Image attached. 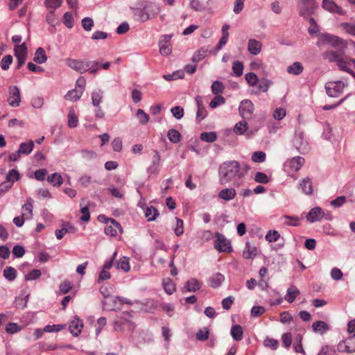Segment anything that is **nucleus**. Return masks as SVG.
Wrapping results in <instances>:
<instances>
[{
    "label": "nucleus",
    "instance_id": "e2e57ef3",
    "mask_svg": "<svg viewBox=\"0 0 355 355\" xmlns=\"http://www.w3.org/2000/svg\"><path fill=\"white\" fill-rule=\"evenodd\" d=\"M63 23L69 28H71L73 26V16L71 12H65L63 16Z\"/></svg>",
    "mask_w": 355,
    "mask_h": 355
},
{
    "label": "nucleus",
    "instance_id": "f03ea898",
    "mask_svg": "<svg viewBox=\"0 0 355 355\" xmlns=\"http://www.w3.org/2000/svg\"><path fill=\"white\" fill-rule=\"evenodd\" d=\"M250 166L247 163H239L236 160L223 162L218 168V180L221 185L232 184L235 187L243 184Z\"/></svg>",
    "mask_w": 355,
    "mask_h": 355
},
{
    "label": "nucleus",
    "instance_id": "7ed1b4c3",
    "mask_svg": "<svg viewBox=\"0 0 355 355\" xmlns=\"http://www.w3.org/2000/svg\"><path fill=\"white\" fill-rule=\"evenodd\" d=\"M66 64L68 67L80 73L89 71L90 73L95 74L98 71L99 62L96 61L68 58L66 60Z\"/></svg>",
    "mask_w": 355,
    "mask_h": 355
},
{
    "label": "nucleus",
    "instance_id": "c9c22d12",
    "mask_svg": "<svg viewBox=\"0 0 355 355\" xmlns=\"http://www.w3.org/2000/svg\"><path fill=\"white\" fill-rule=\"evenodd\" d=\"M82 95H83V93L81 91H78L77 89H74L69 91L67 93V94L64 96V98L67 101H76L78 99H80V98L81 97Z\"/></svg>",
    "mask_w": 355,
    "mask_h": 355
},
{
    "label": "nucleus",
    "instance_id": "a18cd8bd",
    "mask_svg": "<svg viewBox=\"0 0 355 355\" xmlns=\"http://www.w3.org/2000/svg\"><path fill=\"white\" fill-rule=\"evenodd\" d=\"M116 267L117 268L121 269L125 272L129 271L130 268L129 259L125 257H123L119 261H117Z\"/></svg>",
    "mask_w": 355,
    "mask_h": 355
},
{
    "label": "nucleus",
    "instance_id": "69168bd1",
    "mask_svg": "<svg viewBox=\"0 0 355 355\" xmlns=\"http://www.w3.org/2000/svg\"><path fill=\"white\" fill-rule=\"evenodd\" d=\"M20 330L21 327L17 323L14 322H10L6 327V332L10 334L17 333Z\"/></svg>",
    "mask_w": 355,
    "mask_h": 355
},
{
    "label": "nucleus",
    "instance_id": "5fc2aeb1",
    "mask_svg": "<svg viewBox=\"0 0 355 355\" xmlns=\"http://www.w3.org/2000/svg\"><path fill=\"white\" fill-rule=\"evenodd\" d=\"M263 345L265 347H268L271 349H277L279 347V342L277 340L270 338H266L263 340Z\"/></svg>",
    "mask_w": 355,
    "mask_h": 355
},
{
    "label": "nucleus",
    "instance_id": "0e129e2a",
    "mask_svg": "<svg viewBox=\"0 0 355 355\" xmlns=\"http://www.w3.org/2000/svg\"><path fill=\"white\" fill-rule=\"evenodd\" d=\"M266 159V154L262 151H256L252 155V160L254 162H263Z\"/></svg>",
    "mask_w": 355,
    "mask_h": 355
},
{
    "label": "nucleus",
    "instance_id": "79ce46f5",
    "mask_svg": "<svg viewBox=\"0 0 355 355\" xmlns=\"http://www.w3.org/2000/svg\"><path fill=\"white\" fill-rule=\"evenodd\" d=\"M78 119L74 111L71 109L68 114V125L70 128H76L78 125Z\"/></svg>",
    "mask_w": 355,
    "mask_h": 355
},
{
    "label": "nucleus",
    "instance_id": "c756f323",
    "mask_svg": "<svg viewBox=\"0 0 355 355\" xmlns=\"http://www.w3.org/2000/svg\"><path fill=\"white\" fill-rule=\"evenodd\" d=\"M22 214L23 217H26V219H30L33 216V203L32 200L28 199L26 204L22 207Z\"/></svg>",
    "mask_w": 355,
    "mask_h": 355
},
{
    "label": "nucleus",
    "instance_id": "09e8293b",
    "mask_svg": "<svg viewBox=\"0 0 355 355\" xmlns=\"http://www.w3.org/2000/svg\"><path fill=\"white\" fill-rule=\"evenodd\" d=\"M280 237L279 233L277 230H270L266 234L265 239L269 243L276 242Z\"/></svg>",
    "mask_w": 355,
    "mask_h": 355
},
{
    "label": "nucleus",
    "instance_id": "393cba45",
    "mask_svg": "<svg viewBox=\"0 0 355 355\" xmlns=\"http://www.w3.org/2000/svg\"><path fill=\"white\" fill-rule=\"evenodd\" d=\"M148 15L151 19L155 18L160 12L161 8L159 5L155 3H150L146 5L144 8Z\"/></svg>",
    "mask_w": 355,
    "mask_h": 355
},
{
    "label": "nucleus",
    "instance_id": "4468645a",
    "mask_svg": "<svg viewBox=\"0 0 355 355\" xmlns=\"http://www.w3.org/2000/svg\"><path fill=\"white\" fill-rule=\"evenodd\" d=\"M338 350L341 352L352 353L355 352V338H348L338 345Z\"/></svg>",
    "mask_w": 355,
    "mask_h": 355
},
{
    "label": "nucleus",
    "instance_id": "6e6552de",
    "mask_svg": "<svg viewBox=\"0 0 355 355\" xmlns=\"http://www.w3.org/2000/svg\"><path fill=\"white\" fill-rule=\"evenodd\" d=\"M304 163V159L302 157H295L286 161L284 165V171L287 173L297 171Z\"/></svg>",
    "mask_w": 355,
    "mask_h": 355
},
{
    "label": "nucleus",
    "instance_id": "c03bdc74",
    "mask_svg": "<svg viewBox=\"0 0 355 355\" xmlns=\"http://www.w3.org/2000/svg\"><path fill=\"white\" fill-rule=\"evenodd\" d=\"M17 270L12 267H6L3 270V276L9 281H13L16 278Z\"/></svg>",
    "mask_w": 355,
    "mask_h": 355
},
{
    "label": "nucleus",
    "instance_id": "338daca9",
    "mask_svg": "<svg viewBox=\"0 0 355 355\" xmlns=\"http://www.w3.org/2000/svg\"><path fill=\"white\" fill-rule=\"evenodd\" d=\"M232 70L236 76H241L243 73V65L239 61L234 62L232 66Z\"/></svg>",
    "mask_w": 355,
    "mask_h": 355
},
{
    "label": "nucleus",
    "instance_id": "4c0bfd02",
    "mask_svg": "<svg viewBox=\"0 0 355 355\" xmlns=\"http://www.w3.org/2000/svg\"><path fill=\"white\" fill-rule=\"evenodd\" d=\"M163 286L165 292L168 295L173 294L176 290L175 284L170 279H164Z\"/></svg>",
    "mask_w": 355,
    "mask_h": 355
},
{
    "label": "nucleus",
    "instance_id": "9d476101",
    "mask_svg": "<svg viewBox=\"0 0 355 355\" xmlns=\"http://www.w3.org/2000/svg\"><path fill=\"white\" fill-rule=\"evenodd\" d=\"M160 162L161 157L157 150L154 151V155L152 157V163L147 168V173L149 176L156 177L160 171Z\"/></svg>",
    "mask_w": 355,
    "mask_h": 355
},
{
    "label": "nucleus",
    "instance_id": "864d4df0",
    "mask_svg": "<svg viewBox=\"0 0 355 355\" xmlns=\"http://www.w3.org/2000/svg\"><path fill=\"white\" fill-rule=\"evenodd\" d=\"M340 27L348 34L355 36V24L342 23Z\"/></svg>",
    "mask_w": 355,
    "mask_h": 355
},
{
    "label": "nucleus",
    "instance_id": "473e14b6",
    "mask_svg": "<svg viewBox=\"0 0 355 355\" xmlns=\"http://www.w3.org/2000/svg\"><path fill=\"white\" fill-rule=\"evenodd\" d=\"M229 28H230L229 25H227V24H225L223 26V28H222L223 35H222L221 38L220 39L218 46L216 47L218 50H220L227 43L228 37H229V33L227 31Z\"/></svg>",
    "mask_w": 355,
    "mask_h": 355
},
{
    "label": "nucleus",
    "instance_id": "774afa93",
    "mask_svg": "<svg viewBox=\"0 0 355 355\" xmlns=\"http://www.w3.org/2000/svg\"><path fill=\"white\" fill-rule=\"evenodd\" d=\"M336 352L334 347L330 346H324L319 352L318 355H336Z\"/></svg>",
    "mask_w": 355,
    "mask_h": 355
},
{
    "label": "nucleus",
    "instance_id": "0eeeda50",
    "mask_svg": "<svg viewBox=\"0 0 355 355\" xmlns=\"http://www.w3.org/2000/svg\"><path fill=\"white\" fill-rule=\"evenodd\" d=\"M214 246L219 252H230L232 250L230 241L220 233L216 234Z\"/></svg>",
    "mask_w": 355,
    "mask_h": 355
},
{
    "label": "nucleus",
    "instance_id": "6e6d98bb",
    "mask_svg": "<svg viewBox=\"0 0 355 355\" xmlns=\"http://www.w3.org/2000/svg\"><path fill=\"white\" fill-rule=\"evenodd\" d=\"M225 99L220 95H216L209 103V106L211 108H216V107L224 104Z\"/></svg>",
    "mask_w": 355,
    "mask_h": 355
},
{
    "label": "nucleus",
    "instance_id": "49530a36",
    "mask_svg": "<svg viewBox=\"0 0 355 355\" xmlns=\"http://www.w3.org/2000/svg\"><path fill=\"white\" fill-rule=\"evenodd\" d=\"M136 116L142 125H145L149 121V116L141 109L137 110Z\"/></svg>",
    "mask_w": 355,
    "mask_h": 355
},
{
    "label": "nucleus",
    "instance_id": "680f3d73",
    "mask_svg": "<svg viewBox=\"0 0 355 355\" xmlns=\"http://www.w3.org/2000/svg\"><path fill=\"white\" fill-rule=\"evenodd\" d=\"M45 6L47 8L55 10L62 4V0H45Z\"/></svg>",
    "mask_w": 355,
    "mask_h": 355
},
{
    "label": "nucleus",
    "instance_id": "5701e85b",
    "mask_svg": "<svg viewBox=\"0 0 355 355\" xmlns=\"http://www.w3.org/2000/svg\"><path fill=\"white\" fill-rule=\"evenodd\" d=\"M300 294V290L294 285H291L286 291L284 297L285 300L289 303L294 302L295 298Z\"/></svg>",
    "mask_w": 355,
    "mask_h": 355
},
{
    "label": "nucleus",
    "instance_id": "f257e3e1",
    "mask_svg": "<svg viewBox=\"0 0 355 355\" xmlns=\"http://www.w3.org/2000/svg\"><path fill=\"white\" fill-rule=\"evenodd\" d=\"M318 43L331 45L338 51H327L323 53L324 60L336 63L337 67L341 71L351 74L355 78V60L350 58L344 54V49L347 47V42L343 39L329 33H324L320 36Z\"/></svg>",
    "mask_w": 355,
    "mask_h": 355
},
{
    "label": "nucleus",
    "instance_id": "ddd939ff",
    "mask_svg": "<svg viewBox=\"0 0 355 355\" xmlns=\"http://www.w3.org/2000/svg\"><path fill=\"white\" fill-rule=\"evenodd\" d=\"M254 110L253 103L250 100H243L239 106V112L242 118H250Z\"/></svg>",
    "mask_w": 355,
    "mask_h": 355
},
{
    "label": "nucleus",
    "instance_id": "6ab92c4d",
    "mask_svg": "<svg viewBox=\"0 0 355 355\" xmlns=\"http://www.w3.org/2000/svg\"><path fill=\"white\" fill-rule=\"evenodd\" d=\"M258 249L255 245H251L249 242L245 243V248L243 252V256L245 259H250L257 257Z\"/></svg>",
    "mask_w": 355,
    "mask_h": 355
},
{
    "label": "nucleus",
    "instance_id": "f8f14e48",
    "mask_svg": "<svg viewBox=\"0 0 355 355\" xmlns=\"http://www.w3.org/2000/svg\"><path fill=\"white\" fill-rule=\"evenodd\" d=\"M8 102L11 107H17L19 106L21 103V96L19 89L17 86L10 87Z\"/></svg>",
    "mask_w": 355,
    "mask_h": 355
},
{
    "label": "nucleus",
    "instance_id": "423d86ee",
    "mask_svg": "<svg viewBox=\"0 0 355 355\" xmlns=\"http://www.w3.org/2000/svg\"><path fill=\"white\" fill-rule=\"evenodd\" d=\"M293 145L296 149L302 154L307 153L309 150V145L307 140L304 138L303 132L297 130L293 139Z\"/></svg>",
    "mask_w": 355,
    "mask_h": 355
},
{
    "label": "nucleus",
    "instance_id": "b1692460",
    "mask_svg": "<svg viewBox=\"0 0 355 355\" xmlns=\"http://www.w3.org/2000/svg\"><path fill=\"white\" fill-rule=\"evenodd\" d=\"M225 280V277L219 273L214 274L209 279V284L212 288L219 287Z\"/></svg>",
    "mask_w": 355,
    "mask_h": 355
},
{
    "label": "nucleus",
    "instance_id": "cd10ccee",
    "mask_svg": "<svg viewBox=\"0 0 355 355\" xmlns=\"http://www.w3.org/2000/svg\"><path fill=\"white\" fill-rule=\"evenodd\" d=\"M312 328L314 332L323 334L329 330V326L323 321H315L312 324Z\"/></svg>",
    "mask_w": 355,
    "mask_h": 355
},
{
    "label": "nucleus",
    "instance_id": "2eb2a0df",
    "mask_svg": "<svg viewBox=\"0 0 355 355\" xmlns=\"http://www.w3.org/2000/svg\"><path fill=\"white\" fill-rule=\"evenodd\" d=\"M110 223H107L105 227V234L111 236H115L119 232H121V227L119 223L114 219H109Z\"/></svg>",
    "mask_w": 355,
    "mask_h": 355
},
{
    "label": "nucleus",
    "instance_id": "f3484780",
    "mask_svg": "<svg viewBox=\"0 0 355 355\" xmlns=\"http://www.w3.org/2000/svg\"><path fill=\"white\" fill-rule=\"evenodd\" d=\"M323 210L318 207L311 209L306 215V219L310 223H314L321 220L324 217Z\"/></svg>",
    "mask_w": 355,
    "mask_h": 355
},
{
    "label": "nucleus",
    "instance_id": "aec40b11",
    "mask_svg": "<svg viewBox=\"0 0 355 355\" xmlns=\"http://www.w3.org/2000/svg\"><path fill=\"white\" fill-rule=\"evenodd\" d=\"M83 327L82 321L79 318H75L69 324V331L73 336H78L81 333Z\"/></svg>",
    "mask_w": 355,
    "mask_h": 355
},
{
    "label": "nucleus",
    "instance_id": "72a5a7b5",
    "mask_svg": "<svg viewBox=\"0 0 355 355\" xmlns=\"http://www.w3.org/2000/svg\"><path fill=\"white\" fill-rule=\"evenodd\" d=\"M159 216V211L153 206L147 207L145 210V216L148 221H153Z\"/></svg>",
    "mask_w": 355,
    "mask_h": 355
},
{
    "label": "nucleus",
    "instance_id": "a211bd4d",
    "mask_svg": "<svg viewBox=\"0 0 355 355\" xmlns=\"http://www.w3.org/2000/svg\"><path fill=\"white\" fill-rule=\"evenodd\" d=\"M196 102L198 107V111L196 113V121L200 123L203 120L207 114V110L202 104V98L201 96H197L196 98Z\"/></svg>",
    "mask_w": 355,
    "mask_h": 355
},
{
    "label": "nucleus",
    "instance_id": "4be33fe9",
    "mask_svg": "<svg viewBox=\"0 0 355 355\" xmlns=\"http://www.w3.org/2000/svg\"><path fill=\"white\" fill-rule=\"evenodd\" d=\"M236 195V192L234 188H225L218 193V198L229 201L233 200Z\"/></svg>",
    "mask_w": 355,
    "mask_h": 355
},
{
    "label": "nucleus",
    "instance_id": "c85d7f7f",
    "mask_svg": "<svg viewBox=\"0 0 355 355\" xmlns=\"http://www.w3.org/2000/svg\"><path fill=\"white\" fill-rule=\"evenodd\" d=\"M243 330L241 325L235 324L232 327L231 335L232 338L236 340L240 341L243 338Z\"/></svg>",
    "mask_w": 355,
    "mask_h": 355
},
{
    "label": "nucleus",
    "instance_id": "a19ab883",
    "mask_svg": "<svg viewBox=\"0 0 355 355\" xmlns=\"http://www.w3.org/2000/svg\"><path fill=\"white\" fill-rule=\"evenodd\" d=\"M66 327L65 324H48L44 327V331L46 333H57Z\"/></svg>",
    "mask_w": 355,
    "mask_h": 355
},
{
    "label": "nucleus",
    "instance_id": "dca6fc26",
    "mask_svg": "<svg viewBox=\"0 0 355 355\" xmlns=\"http://www.w3.org/2000/svg\"><path fill=\"white\" fill-rule=\"evenodd\" d=\"M322 8L332 13H336L340 15H344L343 9L332 0H323Z\"/></svg>",
    "mask_w": 355,
    "mask_h": 355
},
{
    "label": "nucleus",
    "instance_id": "37998d69",
    "mask_svg": "<svg viewBox=\"0 0 355 355\" xmlns=\"http://www.w3.org/2000/svg\"><path fill=\"white\" fill-rule=\"evenodd\" d=\"M168 138L172 143H178L180 141L181 135L175 129H171L168 132Z\"/></svg>",
    "mask_w": 355,
    "mask_h": 355
},
{
    "label": "nucleus",
    "instance_id": "ea45409f",
    "mask_svg": "<svg viewBox=\"0 0 355 355\" xmlns=\"http://www.w3.org/2000/svg\"><path fill=\"white\" fill-rule=\"evenodd\" d=\"M20 178L19 173L16 169H11L6 175V182L12 184Z\"/></svg>",
    "mask_w": 355,
    "mask_h": 355
},
{
    "label": "nucleus",
    "instance_id": "9b49d317",
    "mask_svg": "<svg viewBox=\"0 0 355 355\" xmlns=\"http://www.w3.org/2000/svg\"><path fill=\"white\" fill-rule=\"evenodd\" d=\"M15 55L17 59V68L19 69L24 63L27 56V47L25 43L15 46Z\"/></svg>",
    "mask_w": 355,
    "mask_h": 355
},
{
    "label": "nucleus",
    "instance_id": "20e7f679",
    "mask_svg": "<svg viewBox=\"0 0 355 355\" xmlns=\"http://www.w3.org/2000/svg\"><path fill=\"white\" fill-rule=\"evenodd\" d=\"M132 315L129 312H123L118 316L114 322V330L117 332H132L135 328V323L132 321Z\"/></svg>",
    "mask_w": 355,
    "mask_h": 355
},
{
    "label": "nucleus",
    "instance_id": "8fccbe9b",
    "mask_svg": "<svg viewBox=\"0 0 355 355\" xmlns=\"http://www.w3.org/2000/svg\"><path fill=\"white\" fill-rule=\"evenodd\" d=\"M103 98V92L101 90H98L97 92H94L92 94V104L95 107H98Z\"/></svg>",
    "mask_w": 355,
    "mask_h": 355
},
{
    "label": "nucleus",
    "instance_id": "e433bc0d",
    "mask_svg": "<svg viewBox=\"0 0 355 355\" xmlns=\"http://www.w3.org/2000/svg\"><path fill=\"white\" fill-rule=\"evenodd\" d=\"M33 146L34 143L31 140L27 143H21L19 148V152L21 154L28 155L32 152Z\"/></svg>",
    "mask_w": 355,
    "mask_h": 355
},
{
    "label": "nucleus",
    "instance_id": "bb28decb",
    "mask_svg": "<svg viewBox=\"0 0 355 355\" xmlns=\"http://www.w3.org/2000/svg\"><path fill=\"white\" fill-rule=\"evenodd\" d=\"M304 70L303 65L300 62H295L293 64L288 66L286 69V71L289 74L300 75Z\"/></svg>",
    "mask_w": 355,
    "mask_h": 355
},
{
    "label": "nucleus",
    "instance_id": "603ef678",
    "mask_svg": "<svg viewBox=\"0 0 355 355\" xmlns=\"http://www.w3.org/2000/svg\"><path fill=\"white\" fill-rule=\"evenodd\" d=\"M159 52L163 55H168L171 53V45L168 42L159 43Z\"/></svg>",
    "mask_w": 355,
    "mask_h": 355
},
{
    "label": "nucleus",
    "instance_id": "58836bf2",
    "mask_svg": "<svg viewBox=\"0 0 355 355\" xmlns=\"http://www.w3.org/2000/svg\"><path fill=\"white\" fill-rule=\"evenodd\" d=\"M217 135L215 132H205L200 134V139L206 142H214L216 140Z\"/></svg>",
    "mask_w": 355,
    "mask_h": 355
},
{
    "label": "nucleus",
    "instance_id": "a878e982",
    "mask_svg": "<svg viewBox=\"0 0 355 355\" xmlns=\"http://www.w3.org/2000/svg\"><path fill=\"white\" fill-rule=\"evenodd\" d=\"M300 188L302 189L304 193L310 195L313 193V184L309 178H306L300 183Z\"/></svg>",
    "mask_w": 355,
    "mask_h": 355
},
{
    "label": "nucleus",
    "instance_id": "7c9ffc66",
    "mask_svg": "<svg viewBox=\"0 0 355 355\" xmlns=\"http://www.w3.org/2000/svg\"><path fill=\"white\" fill-rule=\"evenodd\" d=\"M47 181L54 187H60L63 182V179L60 174L54 173L48 176Z\"/></svg>",
    "mask_w": 355,
    "mask_h": 355
},
{
    "label": "nucleus",
    "instance_id": "bf43d9fd",
    "mask_svg": "<svg viewBox=\"0 0 355 355\" xmlns=\"http://www.w3.org/2000/svg\"><path fill=\"white\" fill-rule=\"evenodd\" d=\"M176 220V227L174 229V232L176 236H180L184 233V223L183 220L175 218Z\"/></svg>",
    "mask_w": 355,
    "mask_h": 355
},
{
    "label": "nucleus",
    "instance_id": "2f4dec72",
    "mask_svg": "<svg viewBox=\"0 0 355 355\" xmlns=\"http://www.w3.org/2000/svg\"><path fill=\"white\" fill-rule=\"evenodd\" d=\"M47 60L45 51L42 48H38L35 53L33 60L39 64L44 63Z\"/></svg>",
    "mask_w": 355,
    "mask_h": 355
},
{
    "label": "nucleus",
    "instance_id": "f704fd0d",
    "mask_svg": "<svg viewBox=\"0 0 355 355\" xmlns=\"http://www.w3.org/2000/svg\"><path fill=\"white\" fill-rule=\"evenodd\" d=\"M200 287V283L196 279H191L185 284V288L189 292H196L198 291Z\"/></svg>",
    "mask_w": 355,
    "mask_h": 355
},
{
    "label": "nucleus",
    "instance_id": "1a4fd4ad",
    "mask_svg": "<svg viewBox=\"0 0 355 355\" xmlns=\"http://www.w3.org/2000/svg\"><path fill=\"white\" fill-rule=\"evenodd\" d=\"M345 85L342 81L329 82L325 88L329 96L336 97L339 96L344 89Z\"/></svg>",
    "mask_w": 355,
    "mask_h": 355
},
{
    "label": "nucleus",
    "instance_id": "39448f33",
    "mask_svg": "<svg viewBox=\"0 0 355 355\" xmlns=\"http://www.w3.org/2000/svg\"><path fill=\"white\" fill-rule=\"evenodd\" d=\"M297 8L300 15L306 18L314 14L317 4L315 0H300Z\"/></svg>",
    "mask_w": 355,
    "mask_h": 355
},
{
    "label": "nucleus",
    "instance_id": "412c9836",
    "mask_svg": "<svg viewBox=\"0 0 355 355\" xmlns=\"http://www.w3.org/2000/svg\"><path fill=\"white\" fill-rule=\"evenodd\" d=\"M262 49V44L261 42L254 40L250 39L248 41V51L252 55H258Z\"/></svg>",
    "mask_w": 355,
    "mask_h": 355
},
{
    "label": "nucleus",
    "instance_id": "052dcab7",
    "mask_svg": "<svg viewBox=\"0 0 355 355\" xmlns=\"http://www.w3.org/2000/svg\"><path fill=\"white\" fill-rule=\"evenodd\" d=\"M12 62V57L10 55H5L1 61V67L3 70H8Z\"/></svg>",
    "mask_w": 355,
    "mask_h": 355
},
{
    "label": "nucleus",
    "instance_id": "de8ad7c7",
    "mask_svg": "<svg viewBox=\"0 0 355 355\" xmlns=\"http://www.w3.org/2000/svg\"><path fill=\"white\" fill-rule=\"evenodd\" d=\"M248 129V124L245 121L238 122L234 126V132L237 135H243Z\"/></svg>",
    "mask_w": 355,
    "mask_h": 355
},
{
    "label": "nucleus",
    "instance_id": "3c124183",
    "mask_svg": "<svg viewBox=\"0 0 355 355\" xmlns=\"http://www.w3.org/2000/svg\"><path fill=\"white\" fill-rule=\"evenodd\" d=\"M302 336L297 335L296 337L295 342L293 344V349L295 352L302 353L304 355L305 352H304L302 345Z\"/></svg>",
    "mask_w": 355,
    "mask_h": 355
},
{
    "label": "nucleus",
    "instance_id": "13d9d810",
    "mask_svg": "<svg viewBox=\"0 0 355 355\" xmlns=\"http://www.w3.org/2000/svg\"><path fill=\"white\" fill-rule=\"evenodd\" d=\"M224 89H225L224 85H223L222 83H220L219 81L216 80L212 83L211 91L216 95H218L219 94H221L223 92Z\"/></svg>",
    "mask_w": 355,
    "mask_h": 355
},
{
    "label": "nucleus",
    "instance_id": "4d7b16f0",
    "mask_svg": "<svg viewBox=\"0 0 355 355\" xmlns=\"http://www.w3.org/2000/svg\"><path fill=\"white\" fill-rule=\"evenodd\" d=\"M55 10L49 11L46 15V21L52 26H55L58 24V20L54 13Z\"/></svg>",
    "mask_w": 355,
    "mask_h": 355
}]
</instances>
